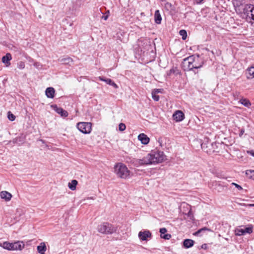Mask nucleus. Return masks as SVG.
Listing matches in <instances>:
<instances>
[{
    "mask_svg": "<svg viewBox=\"0 0 254 254\" xmlns=\"http://www.w3.org/2000/svg\"><path fill=\"white\" fill-rule=\"evenodd\" d=\"M114 172L121 179H127L130 177V171L122 163H118L114 166Z\"/></svg>",
    "mask_w": 254,
    "mask_h": 254,
    "instance_id": "obj_1",
    "label": "nucleus"
},
{
    "mask_svg": "<svg viewBox=\"0 0 254 254\" xmlns=\"http://www.w3.org/2000/svg\"><path fill=\"white\" fill-rule=\"evenodd\" d=\"M118 227L108 223L104 222L98 225L97 230L99 233L105 235L112 234L117 232Z\"/></svg>",
    "mask_w": 254,
    "mask_h": 254,
    "instance_id": "obj_2",
    "label": "nucleus"
},
{
    "mask_svg": "<svg viewBox=\"0 0 254 254\" xmlns=\"http://www.w3.org/2000/svg\"><path fill=\"white\" fill-rule=\"evenodd\" d=\"M147 158L148 159L149 164L159 163L163 162L165 160V156L163 152L160 151H156L152 152L151 153L148 154L147 155Z\"/></svg>",
    "mask_w": 254,
    "mask_h": 254,
    "instance_id": "obj_3",
    "label": "nucleus"
},
{
    "mask_svg": "<svg viewBox=\"0 0 254 254\" xmlns=\"http://www.w3.org/2000/svg\"><path fill=\"white\" fill-rule=\"evenodd\" d=\"M24 246L25 245L23 242L20 241H17L14 243L4 242L2 243H0V247L8 251H21L24 248Z\"/></svg>",
    "mask_w": 254,
    "mask_h": 254,
    "instance_id": "obj_4",
    "label": "nucleus"
},
{
    "mask_svg": "<svg viewBox=\"0 0 254 254\" xmlns=\"http://www.w3.org/2000/svg\"><path fill=\"white\" fill-rule=\"evenodd\" d=\"M243 12L246 15V18L248 21L252 22L253 20L254 22V5L253 4H246L244 8Z\"/></svg>",
    "mask_w": 254,
    "mask_h": 254,
    "instance_id": "obj_5",
    "label": "nucleus"
},
{
    "mask_svg": "<svg viewBox=\"0 0 254 254\" xmlns=\"http://www.w3.org/2000/svg\"><path fill=\"white\" fill-rule=\"evenodd\" d=\"M76 127L79 131L84 134L90 133L92 130V124L89 122L78 123Z\"/></svg>",
    "mask_w": 254,
    "mask_h": 254,
    "instance_id": "obj_6",
    "label": "nucleus"
},
{
    "mask_svg": "<svg viewBox=\"0 0 254 254\" xmlns=\"http://www.w3.org/2000/svg\"><path fill=\"white\" fill-rule=\"evenodd\" d=\"M194 61V55L190 56L183 60V63L185 66L187 65L186 69L189 70H192L194 69L193 64Z\"/></svg>",
    "mask_w": 254,
    "mask_h": 254,
    "instance_id": "obj_7",
    "label": "nucleus"
},
{
    "mask_svg": "<svg viewBox=\"0 0 254 254\" xmlns=\"http://www.w3.org/2000/svg\"><path fill=\"white\" fill-rule=\"evenodd\" d=\"M216 144L214 143H211L207 141V143H202L201 144V148L207 153H211L215 151L214 146Z\"/></svg>",
    "mask_w": 254,
    "mask_h": 254,
    "instance_id": "obj_8",
    "label": "nucleus"
},
{
    "mask_svg": "<svg viewBox=\"0 0 254 254\" xmlns=\"http://www.w3.org/2000/svg\"><path fill=\"white\" fill-rule=\"evenodd\" d=\"M131 162L134 166L137 167L140 165H149L150 162L149 161L146 156L142 159H133L131 160Z\"/></svg>",
    "mask_w": 254,
    "mask_h": 254,
    "instance_id": "obj_9",
    "label": "nucleus"
},
{
    "mask_svg": "<svg viewBox=\"0 0 254 254\" xmlns=\"http://www.w3.org/2000/svg\"><path fill=\"white\" fill-rule=\"evenodd\" d=\"M173 117L176 122H181L184 120L185 115L182 111L178 110L174 113Z\"/></svg>",
    "mask_w": 254,
    "mask_h": 254,
    "instance_id": "obj_10",
    "label": "nucleus"
},
{
    "mask_svg": "<svg viewBox=\"0 0 254 254\" xmlns=\"http://www.w3.org/2000/svg\"><path fill=\"white\" fill-rule=\"evenodd\" d=\"M193 63V66H194V69H198L201 67L203 64V62L202 61L200 60L198 55L196 56L194 55V61Z\"/></svg>",
    "mask_w": 254,
    "mask_h": 254,
    "instance_id": "obj_11",
    "label": "nucleus"
},
{
    "mask_svg": "<svg viewBox=\"0 0 254 254\" xmlns=\"http://www.w3.org/2000/svg\"><path fill=\"white\" fill-rule=\"evenodd\" d=\"M151 234L149 231H144V232H140L138 234V237L140 240L145 241L147 238H150Z\"/></svg>",
    "mask_w": 254,
    "mask_h": 254,
    "instance_id": "obj_12",
    "label": "nucleus"
},
{
    "mask_svg": "<svg viewBox=\"0 0 254 254\" xmlns=\"http://www.w3.org/2000/svg\"><path fill=\"white\" fill-rule=\"evenodd\" d=\"M53 108L55 111L61 115L62 117H66L68 116V113L66 111L64 110L63 108H59L57 105L53 106Z\"/></svg>",
    "mask_w": 254,
    "mask_h": 254,
    "instance_id": "obj_13",
    "label": "nucleus"
},
{
    "mask_svg": "<svg viewBox=\"0 0 254 254\" xmlns=\"http://www.w3.org/2000/svg\"><path fill=\"white\" fill-rule=\"evenodd\" d=\"M0 196L1 199H4L6 201H8L11 199L12 195L7 191H2L0 192Z\"/></svg>",
    "mask_w": 254,
    "mask_h": 254,
    "instance_id": "obj_14",
    "label": "nucleus"
},
{
    "mask_svg": "<svg viewBox=\"0 0 254 254\" xmlns=\"http://www.w3.org/2000/svg\"><path fill=\"white\" fill-rule=\"evenodd\" d=\"M12 57L10 53H7L5 56L2 58V62L5 64L6 66H8L10 65V61L11 60Z\"/></svg>",
    "mask_w": 254,
    "mask_h": 254,
    "instance_id": "obj_15",
    "label": "nucleus"
},
{
    "mask_svg": "<svg viewBox=\"0 0 254 254\" xmlns=\"http://www.w3.org/2000/svg\"><path fill=\"white\" fill-rule=\"evenodd\" d=\"M138 139L143 144H148L150 140L149 138L148 137V136L144 133H140L139 134L138 136Z\"/></svg>",
    "mask_w": 254,
    "mask_h": 254,
    "instance_id": "obj_16",
    "label": "nucleus"
},
{
    "mask_svg": "<svg viewBox=\"0 0 254 254\" xmlns=\"http://www.w3.org/2000/svg\"><path fill=\"white\" fill-rule=\"evenodd\" d=\"M161 233L160 237L161 238H163L165 240H169L171 238V235L169 234H165L167 232V229L165 228H162L160 229L159 231Z\"/></svg>",
    "mask_w": 254,
    "mask_h": 254,
    "instance_id": "obj_17",
    "label": "nucleus"
},
{
    "mask_svg": "<svg viewBox=\"0 0 254 254\" xmlns=\"http://www.w3.org/2000/svg\"><path fill=\"white\" fill-rule=\"evenodd\" d=\"M55 90L53 87H48L46 89L45 93L48 98H53L55 96Z\"/></svg>",
    "mask_w": 254,
    "mask_h": 254,
    "instance_id": "obj_18",
    "label": "nucleus"
},
{
    "mask_svg": "<svg viewBox=\"0 0 254 254\" xmlns=\"http://www.w3.org/2000/svg\"><path fill=\"white\" fill-rule=\"evenodd\" d=\"M47 250V247L44 242L40 243V245L37 246V251L40 254H45Z\"/></svg>",
    "mask_w": 254,
    "mask_h": 254,
    "instance_id": "obj_19",
    "label": "nucleus"
},
{
    "mask_svg": "<svg viewBox=\"0 0 254 254\" xmlns=\"http://www.w3.org/2000/svg\"><path fill=\"white\" fill-rule=\"evenodd\" d=\"M194 242L191 239H185L183 242V246L187 249L192 247L194 245Z\"/></svg>",
    "mask_w": 254,
    "mask_h": 254,
    "instance_id": "obj_20",
    "label": "nucleus"
},
{
    "mask_svg": "<svg viewBox=\"0 0 254 254\" xmlns=\"http://www.w3.org/2000/svg\"><path fill=\"white\" fill-rule=\"evenodd\" d=\"M154 20L157 24H160L162 20V17L159 10H156L154 13Z\"/></svg>",
    "mask_w": 254,
    "mask_h": 254,
    "instance_id": "obj_21",
    "label": "nucleus"
},
{
    "mask_svg": "<svg viewBox=\"0 0 254 254\" xmlns=\"http://www.w3.org/2000/svg\"><path fill=\"white\" fill-rule=\"evenodd\" d=\"M247 77L248 78H254V67L252 66L250 68H249L247 71Z\"/></svg>",
    "mask_w": 254,
    "mask_h": 254,
    "instance_id": "obj_22",
    "label": "nucleus"
},
{
    "mask_svg": "<svg viewBox=\"0 0 254 254\" xmlns=\"http://www.w3.org/2000/svg\"><path fill=\"white\" fill-rule=\"evenodd\" d=\"M77 184V181L75 180H73L71 181V183H68V186L71 190H74L76 189Z\"/></svg>",
    "mask_w": 254,
    "mask_h": 254,
    "instance_id": "obj_23",
    "label": "nucleus"
},
{
    "mask_svg": "<svg viewBox=\"0 0 254 254\" xmlns=\"http://www.w3.org/2000/svg\"><path fill=\"white\" fill-rule=\"evenodd\" d=\"M179 73V70L177 67H173L170 69L167 72L168 76H171L173 74H178Z\"/></svg>",
    "mask_w": 254,
    "mask_h": 254,
    "instance_id": "obj_24",
    "label": "nucleus"
},
{
    "mask_svg": "<svg viewBox=\"0 0 254 254\" xmlns=\"http://www.w3.org/2000/svg\"><path fill=\"white\" fill-rule=\"evenodd\" d=\"M246 175L248 178L254 180V170H247Z\"/></svg>",
    "mask_w": 254,
    "mask_h": 254,
    "instance_id": "obj_25",
    "label": "nucleus"
},
{
    "mask_svg": "<svg viewBox=\"0 0 254 254\" xmlns=\"http://www.w3.org/2000/svg\"><path fill=\"white\" fill-rule=\"evenodd\" d=\"M240 102L242 104L247 107H249L251 105L250 101L247 99H242Z\"/></svg>",
    "mask_w": 254,
    "mask_h": 254,
    "instance_id": "obj_26",
    "label": "nucleus"
},
{
    "mask_svg": "<svg viewBox=\"0 0 254 254\" xmlns=\"http://www.w3.org/2000/svg\"><path fill=\"white\" fill-rule=\"evenodd\" d=\"M99 79L101 81H105L108 84H109V85H111V84L112 83V82H113V80L111 79H109V78H105L104 77H102V76H99Z\"/></svg>",
    "mask_w": 254,
    "mask_h": 254,
    "instance_id": "obj_27",
    "label": "nucleus"
},
{
    "mask_svg": "<svg viewBox=\"0 0 254 254\" xmlns=\"http://www.w3.org/2000/svg\"><path fill=\"white\" fill-rule=\"evenodd\" d=\"M61 62L65 64H68L72 62V59L71 58L67 57L61 59Z\"/></svg>",
    "mask_w": 254,
    "mask_h": 254,
    "instance_id": "obj_28",
    "label": "nucleus"
},
{
    "mask_svg": "<svg viewBox=\"0 0 254 254\" xmlns=\"http://www.w3.org/2000/svg\"><path fill=\"white\" fill-rule=\"evenodd\" d=\"M236 235L238 236H241L245 235L244 229H237L235 231Z\"/></svg>",
    "mask_w": 254,
    "mask_h": 254,
    "instance_id": "obj_29",
    "label": "nucleus"
},
{
    "mask_svg": "<svg viewBox=\"0 0 254 254\" xmlns=\"http://www.w3.org/2000/svg\"><path fill=\"white\" fill-rule=\"evenodd\" d=\"M180 35L182 36L183 40H186L187 37V33L185 30H181L179 32Z\"/></svg>",
    "mask_w": 254,
    "mask_h": 254,
    "instance_id": "obj_30",
    "label": "nucleus"
},
{
    "mask_svg": "<svg viewBox=\"0 0 254 254\" xmlns=\"http://www.w3.org/2000/svg\"><path fill=\"white\" fill-rule=\"evenodd\" d=\"M152 97L155 101H158L159 100V96L157 95L155 92H152Z\"/></svg>",
    "mask_w": 254,
    "mask_h": 254,
    "instance_id": "obj_31",
    "label": "nucleus"
},
{
    "mask_svg": "<svg viewBox=\"0 0 254 254\" xmlns=\"http://www.w3.org/2000/svg\"><path fill=\"white\" fill-rule=\"evenodd\" d=\"M8 118L10 121H13L15 120V117L13 114H11L10 112H8Z\"/></svg>",
    "mask_w": 254,
    "mask_h": 254,
    "instance_id": "obj_32",
    "label": "nucleus"
},
{
    "mask_svg": "<svg viewBox=\"0 0 254 254\" xmlns=\"http://www.w3.org/2000/svg\"><path fill=\"white\" fill-rule=\"evenodd\" d=\"M206 230H209L208 229H207V228L206 227H204L203 228H201L199 230H198L197 231H196V232H195V233L194 234V235H198L201 232H202V231H205Z\"/></svg>",
    "mask_w": 254,
    "mask_h": 254,
    "instance_id": "obj_33",
    "label": "nucleus"
},
{
    "mask_svg": "<svg viewBox=\"0 0 254 254\" xmlns=\"http://www.w3.org/2000/svg\"><path fill=\"white\" fill-rule=\"evenodd\" d=\"M126 125L123 123H120L119 126V129L120 131H124L126 129Z\"/></svg>",
    "mask_w": 254,
    "mask_h": 254,
    "instance_id": "obj_34",
    "label": "nucleus"
},
{
    "mask_svg": "<svg viewBox=\"0 0 254 254\" xmlns=\"http://www.w3.org/2000/svg\"><path fill=\"white\" fill-rule=\"evenodd\" d=\"M245 234L246 233L251 234L253 232V229L252 227H247L244 229Z\"/></svg>",
    "mask_w": 254,
    "mask_h": 254,
    "instance_id": "obj_35",
    "label": "nucleus"
},
{
    "mask_svg": "<svg viewBox=\"0 0 254 254\" xmlns=\"http://www.w3.org/2000/svg\"><path fill=\"white\" fill-rule=\"evenodd\" d=\"M18 67L20 69H23L25 67V63L23 62H20L18 64Z\"/></svg>",
    "mask_w": 254,
    "mask_h": 254,
    "instance_id": "obj_36",
    "label": "nucleus"
},
{
    "mask_svg": "<svg viewBox=\"0 0 254 254\" xmlns=\"http://www.w3.org/2000/svg\"><path fill=\"white\" fill-rule=\"evenodd\" d=\"M231 185L235 186L236 187V188H237L240 190H243V188H242V187L241 186H240V185H238V184H236L235 183H232L231 184Z\"/></svg>",
    "mask_w": 254,
    "mask_h": 254,
    "instance_id": "obj_37",
    "label": "nucleus"
},
{
    "mask_svg": "<svg viewBox=\"0 0 254 254\" xmlns=\"http://www.w3.org/2000/svg\"><path fill=\"white\" fill-rule=\"evenodd\" d=\"M110 85L113 86L115 88H117L118 87V85L113 81Z\"/></svg>",
    "mask_w": 254,
    "mask_h": 254,
    "instance_id": "obj_38",
    "label": "nucleus"
},
{
    "mask_svg": "<svg viewBox=\"0 0 254 254\" xmlns=\"http://www.w3.org/2000/svg\"><path fill=\"white\" fill-rule=\"evenodd\" d=\"M160 92H161V89H154V91H152V92H155L156 94L159 93Z\"/></svg>",
    "mask_w": 254,
    "mask_h": 254,
    "instance_id": "obj_39",
    "label": "nucleus"
},
{
    "mask_svg": "<svg viewBox=\"0 0 254 254\" xmlns=\"http://www.w3.org/2000/svg\"><path fill=\"white\" fill-rule=\"evenodd\" d=\"M244 132H245L244 129H242L239 133V136H242L243 135V134H244Z\"/></svg>",
    "mask_w": 254,
    "mask_h": 254,
    "instance_id": "obj_40",
    "label": "nucleus"
},
{
    "mask_svg": "<svg viewBox=\"0 0 254 254\" xmlns=\"http://www.w3.org/2000/svg\"><path fill=\"white\" fill-rule=\"evenodd\" d=\"M247 152L254 157V152L253 150L248 151Z\"/></svg>",
    "mask_w": 254,
    "mask_h": 254,
    "instance_id": "obj_41",
    "label": "nucleus"
},
{
    "mask_svg": "<svg viewBox=\"0 0 254 254\" xmlns=\"http://www.w3.org/2000/svg\"><path fill=\"white\" fill-rule=\"evenodd\" d=\"M196 3H200L203 0H195Z\"/></svg>",
    "mask_w": 254,
    "mask_h": 254,
    "instance_id": "obj_42",
    "label": "nucleus"
},
{
    "mask_svg": "<svg viewBox=\"0 0 254 254\" xmlns=\"http://www.w3.org/2000/svg\"><path fill=\"white\" fill-rule=\"evenodd\" d=\"M108 15L103 16H102V18L104 19L105 20H106L108 19Z\"/></svg>",
    "mask_w": 254,
    "mask_h": 254,
    "instance_id": "obj_43",
    "label": "nucleus"
},
{
    "mask_svg": "<svg viewBox=\"0 0 254 254\" xmlns=\"http://www.w3.org/2000/svg\"><path fill=\"white\" fill-rule=\"evenodd\" d=\"M201 248L202 249H206V244L202 245V246H201Z\"/></svg>",
    "mask_w": 254,
    "mask_h": 254,
    "instance_id": "obj_44",
    "label": "nucleus"
},
{
    "mask_svg": "<svg viewBox=\"0 0 254 254\" xmlns=\"http://www.w3.org/2000/svg\"><path fill=\"white\" fill-rule=\"evenodd\" d=\"M19 211H21V209H17V212H18Z\"/></svg>",
    "mask_w": 254,
    "mask_h": 254,
    "instance_id": "obj_45",
    "label": "nucleus"
},
{
    "mask_svg": "<svg viewBox=\"0 0 254 254\" xmlns=\"http://www.w3.org/2000/svg\"><path fill=\"white\" fill-rule=\"evenodd\" d=\"M251 205H252V206H254V204H251Z\"/></svg>",
    "mask_w": 254,
    "mask_h": 254,
    "instance_id": "obj_46",
    "label": "nucleus"
}]
</instances>
